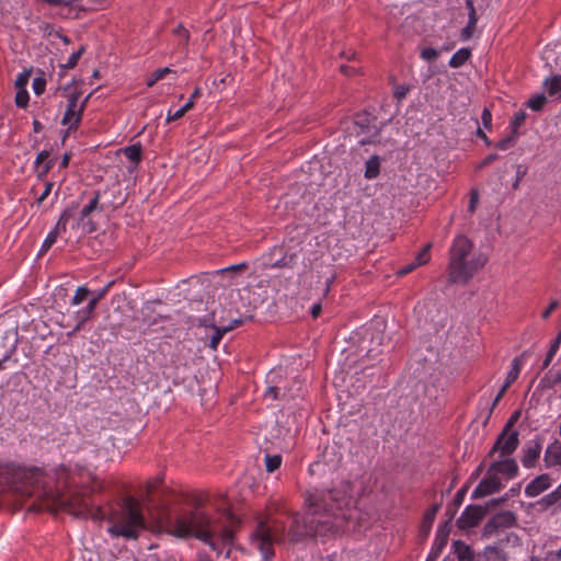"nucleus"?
Here are the masks:
<instances>
[{
    "label": "nucleus",
    "mask_w": 561,
    "mask_h": 561,
    "mask_svg": "<svg viewBox=\"0 0 561 561\" xmlns=\"http://www.w3.org/2000/svg\"><path fill=\"white\" fill-rule=\"evenodd\" d=\"M490 471H493L495 474L503 473L508 478H513L517 473L518 467L514 459L505 458L503 460L494 462L491 466Z\"/></svg>",
    "instance_id": "19"
},
{
    "label": "nucleus",
    "mask_w": 561,
    "mask_h": 561,
    "mask_svg": "<svg viewBox=\"0 0 561 561\" xmlns=\"http://www.w3.org/2000/svg\"><path fill=\"white\" fill-rule=\"evenodd\" d=\"M482 561H506V558L499 549L488 547L482 554Z\"/></svg>",
    "instance_id": "28"
},
{
    "label": "nucleus",
    "mask_w": 561,
    "mask_h": 561,
    "mask_svg": "<svg viewBox=\"0 0 561 561\" xmlns=\"http://www.w3.org/2000/svg\"><path fill=\"white\" fill-rule=\"evenodd\" d=\"M172 69L169 67L157 69L147 81L148 87H152L159 80H162Z\"/></svg>",
    "instance_id": "33"
},
{
    "label": "nucleus",
    "mask_w": 561,
    "mask_h": 561,
    "mask_svg": "<svg viewBox=\"0 0 561 561\" xmlns=\"http://www.w3.org/2000/svg\"><path fill=\"white\" fill-rule=\"evenodd\" d=\"M454 552L459 561H473V551L471 548L461 540H456L453 543Z\"/></svg>",
    "instance_id": "22"
},
{
    "label": "nucleus",
    "mask_w": 561,
    "mask_h": 561,
    "mask_svg": "<svg viewBox=\"0 0 561 561\" xmlns=\"http://www.w3.org/2000/svg\"><path fill=\"white\" fill-rule=\"evenodd\" d=\"M91 94H89L80 104H79V93L75 92L69 94L68 104L62 117V125L68 126V129H77L82 117V113L85 108L87 102L90 99Z\"/></svg>",
    "instance_id": "8"
},
{
    "label": "nucleus",
    "mask_w": 561,
    "mask_h": 561,
    "mask_svg": "<svg viewBox=\"0 0 561 561\" xmlns=\"http://www.w3.org/2000/svg\"><path fill=\"white\" fill-rule=\"evenodd\" d=\"M380 173V159L378 156H371L366 161V168H365V178L368 180H373L377 178Z\"/></svg>",
    "instance_id": "24"
},
{
    "label": "nucleus",
    "mask_w": 561,
    "mask_h": 561,
    "mask_svg": "<svg viewBox=\"0 0 561 561\" xmlns=\"http://www.w3.org/2000/svg\"><path fill=\"white\" fill-rule=\"evenodd\" d=\"M51 168H53V160H48L47 162H45L42 170L37 173V179L41 181L44 180L46 174L50 171Z\"/></svg>",
    "instance_id": "48"
},
{
    "label": "nucleus",
    "mask_w": 561,
    "mask_h": 561,
    "mask_svg": "<svg viewBox=\"0 0 561 561\" xmlns=\"http://www.w3.org/2000/svg\"><path fill=\"white\" fill-rule=\"evenodd\" d=\"M309 512L295 515L288 538L290 542L301 541L308 536L325 535L343 530L352 516L350 499L344 490L332 489L307 497Z\"/></svg>",
    "instance_id": "3"
},
{
    "label": "nucleus",
    "mask_w": 561,
    "mask_h": 561,
    "mask_svg": "<svg viewBox=\"0 0 561 561\" xmlns=\"http://www.w3.org/2000/svg\"><path fill=\"white\" fill-rule=\"evenodd\" d=\"M559 302L557 300H552L548 308L543 311L542 318L548 319L550 314L558 308Z\"/></svg>",
    "instance_id": "52"
},
{
    "label": "nucleus",
    "mask_w": 561,
    "mask_h": 561,
    "mask_svg": "<svg viewBox=\"0 0 561 561\" xmlns=\"http://www.w3.org/2000/svg\"><path fill=\"white\" fill-rule=\"evenodd\" d=\"M93 211L90 209L88 205H85L80 211V219L77 221V226H82L83 231H92V227H90L91 221L85 220V218Z\"/></svg>",
    "instance_id": "30"
},
{
    "label": "nucleus",
    "mask_w": 561,
    "mask_h": 561,
    "mask_svg": "<svg viewBox=\"0 0 561 561\" xmlns=\"http://www.w3.org/2000/svg\"><path fill=\"white\" fill-rule=\"evenodd\" d=\"M522 364H523V359H522V356H517L513 359V363H512V368L511 370L507 373V376H506V379H505V382L504 385L502 386V388L500 389L499 393L496 394V397L494 398L493 402H492V405L488 412V415H486V419H485V422H488L491 417V414L493 412V409L497 405V403L500 402V400L503 398L504 393L506 392V390L510 388V386L516 381V379L518 378L519 374H520V370H522Z\"/></svg>",
    "instance_id": "11"
},
{
    "label": "nucleus",
    "mask_w": 561,
    "mask_h": 561,
    "mask_svg": "<svg viewBox=\"0 0 561 561\" xmlns=\"http://www.w3.org/2000/svg\"><path fill=\"white\" fill-rule=\"evenodd\" d=\"M497 159V154L496 153H491L489 156H486L480 163V168H483L490 163H492L494 160Z\"/></svg>",
    "instance_id": "56"
},
{
    "label": "nucleus",
    "mask_w": 561,
    "mask_h": 561,
    "mask_svg": "<svg viewBox=\"0 0 561 561\" xmlns=\"http://www.w3.org/2000/svg\"><path fill=\"white\" fill-rule=\"evenodd\" d=\"M296 255H285L283 259L276 261L273 267H291L295 264Z\"/></svg>",
    "instance_id": "38"
},
{
    "label": "nucleus",
    "mask_w": 561,
    "mask_h": 561,
    "mask_svg": "<svg viewBox=\"0 0 561 561\" xmlns=\"http://www.w3.org/2000/svg\"><path fill=\"white\" fill-rule=\"evenodd\" d=\"M518 137V133L512 131L511 135L506 136L505 138L501 139L499 142H496L495 147L500 150H507L512 148Z\"/></svg>",
    "instance_id": "31"
},
{
    "label": "nucleus",
    "mask_w": 561,
    "mask_h": 561,
    "mask_svg": "<svg viewBox=\"0 0 561 561\" xmlns=\"http://www.w3.org/2000/svg\"><path fill=\"white\" fill-rule=\"evenodd\" d=\"M108 523V533L112 536L127 539L137 538L138 533L145 528L140 504L133 497L125 499L122 507L111 513Z\"/></svg>",
    "instance_id": "5"
},
{
    "label": "nucleus",
    "mask_w": 561,
    "mask_h": 561,
    "mask_svg": "<svg viewBox=\"0 0 561 561\" xmlns=\"http://www.w3.org/2000/svg\"><path fill=\"white\" fill-rule=\"evenodd\" d=\"M54 187H55L54 182L44 181V190L39 194V196L36 198V204L41 205L51 194Z\"/></svg>",
    "instance_id": "36"
},
{
    "label": "nucleus",
    "mask_w": 561,
    "mask_h": 561,
    "mask_svg": "<svg viewBox=\"0 0 561 561\" xmlns=\"http://www.w3.org/2000/svg\"><path fill=\"white\" fill-rule=\"evenodd\" d=\"M245 267H247L245 263H240V264H236V265H231V266L221 268V270L217 271V273H220V274L236 273V272H241V271L245 270Z\"/></svg>",
    "instance_id": "45"
},
{
    "label": "nucleus",
    "mask_w": 561,
    "mask_h": 561,
    "mask_svg": "<svg viewBox=\"0 0 561 561\" xmlns=\"http://www.w3.org/2000/svg\"><path fill=\"white\" fill-rule=\"evenodd\" d=\"M184 115H185V112L183 111L182 107L179 108L178 111H175L174 113H171V111H169L168 116H167V122H173V121L180 119Z\"/></svg>",
    "instance_id": "50"
},
{
    "label": "nucleus",
    "mask_w": 561,
    "mask_h": 561,
    "mask_svg": "<svg viewBox=\"0 0 561 561\" xmlns=\"http://www.w3.org/2000/svg\"><path fill=\"white\" fill-rule=\"evenodd\" d=\"M430 249L431 244L428 243L411 263L407 264L402 270L399 271V275H407L410 272L414 271L416 267L426 264L431 257Z\"/></svg>",
    "instance_id": "20"
},
{
    "label": "nucleus",
    "mask_w": 561,
    "mask_h": 561,
    "mask_svg": "<svg viewBox=\"0 0 561 561\" xmlns=\"http://www.w3.org/2000/svg\"><path fill=\"white\" fill-rule=\"evenodd\" d=\"M454 516V513L450 515L449 519L446 520L437 530L435 542L433 546V549L431 551V554L426 561H436L438 556L440 554L444 547L447 545L448 536L451 528V518Z\"/></svg>",
    "instance_id": "14"
},
{
    "label": "nucleus",
    "mask_w": 561,
    "mask_h": 561,
    "mask_svg": "<svg viewBox=\"0 0 561 561\" xmlns=\"http://www.w3.org/2000/svg\"><path fill=\"white\" fill-rule=\"evenodd\" d=\"M550 486V478L548 474H541L535 478L525 488L526 495L530 497L538 496L540 493L546 491Z\"/></svg>",
    "instance_id": "17"
},
{
    "label": "nucleus",
    "mask_w": 561,
    "mask_h": 561,
    "mask_svg": "<svg viewBox=\"0 0 561 561\" xmlns=\"http://www.w3.org/2000/svg\"><path fill=\"white\" fill-rule=\"evenodd\" d=\"M484 516V510L478 505H469L457 519V526L460 529H470L481 522Z\"/></svg>",
    "instance_id": "13"
},
{
    "label": "nucleus",
    "mask_w": 561,
    "mask_h": 561,
    "mask_svg": "<svg viewBox=\"0 0 561 561\" xmlns=\"http://www.w3.org/2000/svg\"><path fill=\"white\" fill-rule=\"evenodd\" d=\"M46 80L43 77L35 78L33 81V90L36 95H41L45 91Z\"/></svg>",
    "instance_id": "43"
},
{
    "label": "nucleus",
    "mask_w": 561,
    "mask_h": 561,
    "mask_svg": "<svg viewBox=\"0 0 561 561\" xmlns=\"http://www.w3.org/2000/svg\"><path fill=\"white\" fill-rule=\"evenodd\" d=\"M69 161H70V154H68V153L64 154V157L60 161V168H62V169L67 168L69 164Z\"/></svg>",
    "instance_id": "64"
},
{
    "label": "nucleus",
    "mask_w": 561,
    "mask_h": 561,
    "mask_svg": "<svg viewBox=\"0 0 561 561\" xmlns=\"http://www.w3.org/2000/svg\"><path fill=\"white\" fill-rule=\"evenodd\" d=\"M465 496V490H459L455 495V504L460 505Z\"/></svg>",
    "instance_id": "61"
},
{
    "label": "nucleus",
    "mask_w": 561,
    "mask_h": 561,
    "mask_svg": "<svg viewBox=\"0 0 561 561\" xmlns=\"http://www.w3.org/2000/svg\"><path fill=\"white\" fill-rule=\"evenodd\" d=\"M518 432L515 430L506 431L503 428L491 450V454L499 451L501 456L513 454L518 447Z\"/></svg>",
    "instance_id": "9"
},
{
    "label": "nucleus",
    "mask_w": 561,
    "mask_h": 561,
    "mask_svg": "<svg viewBox=\"0 0 561 561\" xmlns=\"http://www.w3.org/2000/svg\"><path fill=\"white\" fill-rule=\"evenodd\" d=\"M340 70L342 73H344L345 76H353L355 73L358 72V70L354 67H350V66H346V65H342L340 67Z\"/></svg>",
    "instance_id": "55"
},
{
    "label": "nucleus",
    "mask_w": 561,
    "mask_h": 561,
    "mask_svg": "<svg viewBox=\"0 0 561 561\" xmlns=\"http://www.w3.org/2000/svg\"><path fill=\"white\" fill-rule=\"evenodd\" d=\"M380 130L381 126L376 116L366 112L357 114L347 127L350 137L355 136L357 144L362 146L381 144Z\"/></svg>",
    "instance_id": "7"
},
{
    "label": "nucleus",
    "mask_w": 561,
    "mask_h": 561,
    "mask_svg": "<svg viewBox=\"0 0 561 561\" xmlns=\"http://www.w3.org/2000/svg\"><path fill=\"white\" fill-rule=\"evenodd\" d=\"M121 151L125 154V157L128 160L136 164H138L141 161L142 147L140 144L127 146L121 149Z\"/></svg>",
    "instance_id": "25"
},
{
    "label": "nucleus",
    "mask_w": 561,
    "mask_h": 561,
    "mask_svg": "<svg viewBox=\"0 0 561 561\" xmlns=\"http://www.w3.org/2000/svg\"><path fill=\"white\" fill-rule=\"evenodd\" d=\"M72 217L71 210H65L61 216L59 217L55 228L53 229L54 232H56L58 236H61L67 230V225Z\"/></svg>",
    "instance_id": "27"
},
{
    "label": "nucleus",
    "mask_w": 561,
    "mask_h": 561,
    "mask_svg": "<svg viewBox=\"0 0 561 561\" xmlns=\"http://www.w3.org/2000/svg\"><path fill=\"white\" fill-rule=\"evenodd\" d=\"M525 119H526V113H525V112H518V113L514 116V119H513V121H512V123H511L512 131L517 133V129H518L522 125H524Z\"/></svg>",
    "instance_id": "40"
},
{
    "label": "nucleus",
    "mask_w": 561,
    "mask_h": 561,
    "mask_svg": "<svg viewBox=\"0 0 561 561\" xmlns=\"http://www.w3.org/2000/svg\"><path fill=\"white\" fill-rule=\"evenodd\" d=\"M28 77H30V73L28 72H23L21 73L16 80H15V85L16 88L19 89H24V87L27 84V81H28Z\"/></svg>",
    "instance_id": "46"
},
{
    "label": "nucleus",
    "mask_w": 561,
    "mask_h": 561,
    "mask_svg": "<svg viewBox=\"0 0 561 561\" xmlns=\"http://www.w3.org/2000/svg\"><path fill=\"white\" fill-rule=\"evenodd\" d=\"M264 462H265L266 471L274 472L282 465V456L265 454Z\"/></svg>",
    "instance_id": "29"
},
{
    "label": "nucleus",
    "mask_w": 561,
    "mask_h": 561,
    "mask_svg": "<svg viewBox=\"0 0 561 561\" xmlns=\"http://www.w3.org/2000/svg\"><path fill=\"white\" fill-rule=\"evenodd\" d=\"M502 488L501 480L493 471H488L486 477L479 483L473 492V496H485L500 491Z\"/></svg>",
    "instance_id": "15"
},
{
    "label": "nucleus",
    "mask_w": 561,
    "mask_h": 561,
    "mask_svg": "<svg viewBox=\"0 0 561 561\" xmlns=\"http://www.w3.org/2000/svg\"><path fill=\"white\" fill-rule=\"evenodd\" d=\"M178 35H180L185 42L188 41V31L185 30L182 25H179L175 31Z\"/></svg>",
    "instance_id": "57"
},
{
    "label": "nucleus",
    "mask_w": 561,
    "mask_h": 561,
    "mask_svg": "<svg viewBox=\"0 0 561 561\" xmlns=\"http://www.w3.org/2000/svg\"><path fill=\"white\" fill-rule=\"evenodd\" d=\"M265 398L276 400L279 398V388L271 386L264 393Z\"/></svg>",
    "instance_id": "47"
},
{
    "label": "nucleus",
    "mask_w": 561,
    "mask_h": 561,
    "mask_svg": "<svg viewBox=\"0 0 561 561\" xmlns=\"http://www.w3.org/2000/svg\"><path fill=\"white\" fill-rule=\"evenodd\" d=\"M546 102H547L546 96L543 94H538V95L529 99L527 105L533 111H540V110H542Z\"/></svg>",
    "instance_id": "35"
},
{
    "label": "nucleus",
    "mask_w": 561,
    "mask_h": 561,
    "mask_svg": "<svg viewBox=\"0 0 561 561\" xmlns=\"http://www.w3.org/2000/svg\"><path fill=\"white\" fill-rule=\"evenodd\" d=\"M545 84L550 96L561 98V76H553L550 79H546Z\"/></svg>",
    "instance_id": "26"
},
{
    "label": "nucleus",
    "mask_w": 561,
    "mask_h": 561,
    "mask_svg": "<svg viewBox=\"0 0 561 561\" xmlns=\"http://www.w3.org/2000/svg\"><path fill=\"white\" fill-rule=\"evenodd\" d=\"M250 540L265 561L271 560L274 557V545L285 540V525L277 519L260 520Z\"/></svg>",
    "instance_id": "6"
},
{
    "label": "nucleus",
    "mask_w": 561,
    "mask_h": 561,
    "mask_svg": "<svg viewBox=\"0 0 561 561\" xmlns=\"http://www.w3.org/2000/svg\"><path fill=\"white\" fill-rule=\"evenodd\" d=\"M49 159V152L47 150H43L41 151L37 157H36V160H35V164L36 165H39L41 163L43 162H47Z\"/></svg>",
    "instance_id": "53"
},
{
    "label": "nucleus",
    "mask_w": 561,
    "mask_h": 561,
    "mask_svg": "<svg viewBox=\"0 0 561 561\" xmlns=\"http://www.w3.org/2000/svg\"><path fill=\"white\" fill-rule=\"evenodd\" d=\"M27 102H28V94L27 92L24 90V89H20L15 95V104L19 106V107H25L27 105Z\"/></svg>",
    "instance_id": "42"
},
{
    "label": "nucleus",
    "mask_w": 561,
    "mask_h": 561,
    "mask_svg": "<svg viewBox=\"0 0 561 561\" xmlns=\"http://www.w3.org/2000/svg\"><path fill=\"white\" fill-rule=\"evenodd\" d=\"M542 446L539 439H533L528 442L523 451L522 463L526 468H533L539 459Z\"/></svg>",
    "instance_id": "16"
},
{
    "label": "nucleus",
    "mask_w": 561,
    "mask_h": 561,
    "mask_svg": "<svg viewBox=\"0 0 561 561\" xmlns=\"http://www.w3.org/2000/svg\"><path fill=\"white\" fill-rule=\"evenodd\" d=\"M473 244L465 236L455 238L449 251V280L467 284L476 273L486 263V257L481 253L472 252Z\"/></svg>",
    "instance_id": "4"
},
{
    "label": "nucleus",
    "mask_w": 561,
    "mask_h": 561,
    "mask_svg": "<svg viewBox=\"0 0 561 561\" xmlns=\"http://www.w3.org/2000/svg\"><path fill=\"white\" fill-rule=\"evenodd\" d=\"M543 461L547 467L561 468V442L556 440L547 447Z\"/></svg>",
    "instance_id": "18"
},
{
    "label": "nucleus",
    "mask_w": 561,
    "mask_h": 561,
    "mask_svg": "<svg viewBox=\"0 0 561 561\" xmlns=\"http://www.w3.org/2000/svg\"><path fill=\"white\" fill-rule=\"evenodd\" d=\"M99 199H100V193L96 192L94 197L88 204L89 208L95 210L99 205Z\"/></svg>",
    "instance_id": "59"
},
{
    "label": "nucleus",
    "mask_w": 561,
    "mask_h": 561,
    "mask_svg": "<svg viewBox=\"0 0 561 561\" xmlns=\"http://www.w3.org/2000/svg\"><path fill=\"white\" fill-rule=\"evenodd\" d=\"M320 313H321V305L320 304L313 305L311 308L312 318H314V319L318 318Z\"/></svg>",
    "instance_id": "60"
},
{
    "label": "nucleus",
    "mask_w": 561,
    "mask_h": 561,
    "mask_svg": "<svg viewBox=\"0 0 561 561\" xmlns=\"http://www.w3.org/2000/svg\"><path fill=\"white\" fill-rule=\"evenodd\" d=\"M516 516L511 511H503L495 514L484 526V534L492 535L499 529H505L514 526Z\"/></svg>",
    "instance_id": "12"
},
{
    "label": "nucleus",
    "mask_w": 561,
    "mask_h": 561,
    "mask_svg": "<svg viewBox=\"0 0 561 561\" xmlns=\"http://www.w3.org/2000/svg\"><path fill=\"white\" fill-rule=\"evenodd\" d=\"M520 416V411H515L511 417L508 419V421L506 422L504 428H506V431H510V430H513V426L515 425V423L518 421Z\"/></svg>",
    "instance_id": "49"
},
{
    "label": "nucleus",
    "mask_w": 561,
    "mask_h": 561,
    "mask_svg": "<svg viewBox=\"0 0 561 561\" xmlns=\"http://www.w3.org/2000/svg\"><path fill=\"white\" fill-rule=\"evenodd\" d=\"M58 237L59 236L51 230L48 233V236L46 237V239L44 240L41 251H39V254H44L45 252H47L53 247V244L56 242Z\"/></svg>",
    "instance_id": "37"
},
{
    "label": "nucleus",
    "mask_w": 561,
    "mask_h": 561,
    "mask_svg": "<svg viewBox=\"0 0 561 561\" xmlns=\"http://www.w3.org/2000/svg\"><path fill=\"white\" fill-rule=\"evenodd\" d=\"M477 24H471V22H468L467 25L461 30L460 36L462 41H469L476 31Z\"/></svg>",
    "instance_id": "41"
},
{
    "label": "nucleus",
    "mask_w": 561,
    "mask_h": 561,
    "mask_svg": "<svg viewBox=\"0 0 561 561\" xmlns=\"http://www.w3.org/2000/svg\"><path fill=\"white\" fill-rule=\"evenodd\" d=\"M409 89L404 85H400L394 91V96L400 101L405 98Z\"/></svg>",
    "instance_id": "54"
},
{
    "label": "nucleus",
    "mask_w": 561,
    "mask_h": 561,
    "mask_svg": "<svg viewBox=\"0 0 561 561\" xmlns=\"http://www.w3.org/2000/svg\"><path fill=\"white\" fill-rule=\"evenodd\" d=\"M484 127L490 128L492 123V114L488 108H484L481 115Z\"/></svg>",
    "instance_id": "51"
},
{
    "label": "nucleus",
    "mask_w": 561,
    "mask_h": 561,
    "mask_svg": "<svg viewBox=\"0 0 561 561\" xmlns=\"http://www.w3.org/2000/svg\"><path fill=\"white\" fill-rule=\"evenodd\" d=\"M82 53H83V48L79 49L78 51L72 53L67 60L66 67L73 68L78 64V60L80 59Z\"/></svg>",
    "instance_id": "44"
},
{
    "label": "nucleus",
    "mask_w": 561,
    "mask_h": 561,
    "mask_svg": "<svg viewBox=\"0 0 561 561\" xmlns=\"http://www.w3.org/2000/svg\"><path fill=\"white\" fill-rule=\"evenodd\" d=\"M210 512L201 499L190 510H164L158 518L160 531L176 538L194 537L215 551L230 558L234 534L240 519L228 507L210 505Z\"/></svg>",
    "instance_id": "1"
},
{
    "label": "nucleus",
    "mask_w": 561,
    "mask_h": 561,
    "mask_svg": "<svg viewBox=\"0 0 561 561\" xmlns=\"http://www.w3.org/2000/svg\"><path fill=\"white\" fill-rule=\"evenodd\" d=\"M15 347H12L10 351H8L2 358H0V370L3 368V364L7 363L12 354L14 353Z\"/></svg>",
    "instance_id": "58"
},
{
    "label": "nucleus",
    "mask_w": 561,
    "mask_h": 561,
    "mask_svg": "<svg viewBox=\"0 0 561 561\" xmlns=\"http://www.w3.org/2000/svg\"><path fill=\"white\" fill-rule=\"evenodd\" d=\"M242 321L241 319H234L229 325L219 324L214 327V334L210 337L209 346L213 350H216L219 342L221 341L225 333L233 330L238 324H240Z\"/></svg>",
    "instance_id": "21"
},
{
    "label": "nucleus",
    "mask_w": 561,
    "mask_h": 561,
    "mask_svg": "<svg viewBox=\"0 0 561 561\" xmlns=\"http://www.w3.org/2000/svg\"><path fill=\"white\" fill-rule=\"evenodd\" d=\"M114 284V282H110L105 287H103L101 290H99L95 296L88 302V305L79 310L76 314L77 318V324L73 329V332L79 331L82 325L91 318L92 313L94 312L98 302L105 297L111 286Z\"/></svg>",
    "instance_id": "10"
},
{
    "label": "nucleus",
    "mask_w": 561,
    "mask_h": 561,
    "mask_svg": "<svg viewBox=\"0 0 561 561\" xmlns=\"http://www.w3.org/2000/svg\"><path fill=\"white\" fill-rule=\"evenodd\" d=\"M552 385H557L561 388V369L553 376Z\"/></svg>",
    "instance_id": "63"
},
{
    "label": "nucleus",
    "mask_w": 561,
    "mask_h": 561,
    "mask_svg": "<svg viewBox=\"0 0 561 561\" xmlns=\"http://www.w3.org/2000/svg\"><path fill=\"white\" fill-rule=\"evenodd\" d=\"M560 343H561V332L559 333V335L557 336V339L554 340V342L552 343V345L550 346V350L548 351V353L546 355V358L542 364L543 368H547L549 366V364L551 363L552 358L554 357V355L559 348Z\"/></svg>",
    "instance_id": "32"
},
{
    "label": "nucleus",
    "mask_w": 561,
    "mask_h": 561,
    "mask_svg": "<svg viewBox=\"0 0 561 561\" xmlns=\"http://www.w3.org/2000/svg\"><path fill=\"white\" fill-rule=\"evenodd\" d=\"M438 56H439V53L435 48H432V47H425L421 50V57L426 61H433V60L437 59Z\"/></svg>",
    "instance_id": "39"
},
{
    "label": "nucleus",
    "mask_w": 561,
    "mask_h": 561,
    "mask_svg": "<svg viewBox=\"0 0 561 561\" xmlns=\"http://www.w3.org/2000/svg\"><path fill=\"white\" fill-rule=\"evenodd\" d=\"M468 22H471V24H477L478 16H477L476 10H472V11L469 12V14H468Z\"/></svg>",
    "instance_id": "62"
},
{
    "label": "nucleus",
    "mask_w": 561,
    "mask_h": 561,
    "mask_svg": "<svg viewBox=\"0 0 561 561\" xmlns=\"http://www.w3.org/2000/svg\"><path fill=\"white\" fill-rule=\"evenodd\" d=\"M44 473L39 468H26L15 465L0 463V494L10 488L22 499L35 497L36 501L27 508L30 511L62 508L69 514L103 520L106 513L101 506H93L85 492H75L65 497L42 490Z\"/></svg>",
    "instance_id": "2"
},
{
    "label": "nucleus",
    "mask_w": 561,
    "mask_h": 561,
    "mask_svg": "<svg viewBox=\"0 0 561 561\" xmlns=\"http://www.w3.org/2000/svg\"><path fill=\"white\" fill-rule=\"evenodd\" d=\"M89 294H90V290L85 286L78 287L75 296L71 299V305L78 306V305L82 304L87 299Z\"/></svg>",
    "instance_id": "34"
},
{
    "label": "nucleus",
    "mask_w": 561,
    "mask_h": 561,
    "mask_svg": "<svg viewBox=\"0 0 561 561\" xmlns=\"http://www.w3.org/2000/svg\"><path fill=\"white\" fill-rule=\"evenodd\" d=\"M470 57H471L470 48H467V47L460 48L451 56L448 65L451 68H459V67L463 66L469 60Z\"/></svg>",
    "instance_id": "23"
}]
</instances>
